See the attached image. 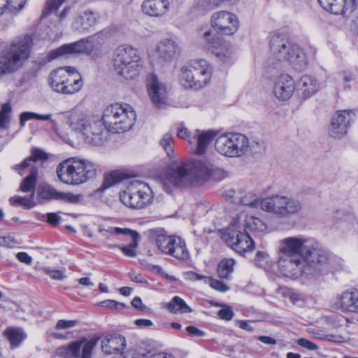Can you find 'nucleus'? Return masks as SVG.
<instances>
[{
	"label": "nucleus",
	"instance_id": "obj_13",
	"mask_svg": "<svg viewBox=\"0 0 358 358\" xmlns=\"http://www.w3.org/2000/svg\"><path fill=\"white\" fill-rule=\"evenodd\" d=\"M136 113L127 103H113V133L129 131L134 124Z\"/></svg>",
	"mask_w": 358,
	"mask_h": 358
},
{
	"label": "nucleus",
	"instance_id": "obj_1",
	"mask_svg": "<svg viewBox=\"0 0 358 358\" xmlns=\"http://www.w3.org/2000/svg\"><path fill=\"white\" fill-rule=\"evenodd\" d=\"M278 255L279 271L289 278L317 277L338 270L334 266V257L320 248L314 239L304 236L280 240Z\"/></svg>",
	"mask_w": 358,
	"mask_h": 358
},
{
	"label": "nucleus",
	"instance_id": "obj_15",
	"mask_svg": "<svg viewBox=\"0 0 358 358\" xmlns=\"http://www.w3.org/2000/svg\"><path fill=\"white\" fill-rule=\"evenodd\" d=\"M203 38L220 62L226 64H231L234 62V53L230 43L215 39L212 36V32L210 30L204 32Z\"/></svg>",
	"mask_w": 358,
	"mask_h": 358
},
{
	"label": "nucleus",
	"instance_id": "obj_41",
	"mask_svg": "<svg viewBox=\"0 0 358 358\" xmlns=\"http://www.w3.org/2000/svg\"><path fill=\"white\" fill-rule=\"evenodd\" d=\"M236 0H194L196 8L201 11H208L218 7L224 1L234 3Z\"/></svg>",
	"mask_w": 358,
	"mask_h": 358
},
{
	"label": "nucleus",
	"instance_id": "obj_34",
	"mask_svg": "<svg viewBox=\"0 0 358 358\" xmlns=\"http://www.w3.org/2000/svg\"><path fill=\"white\" fill-rule=\"evenodd\" d=\"M3 335L10 343V348L19 347L27 338V334L23 329L20 327H8L3 332Z\"/></svg>",
	"mask_w": 358,
	"mask_h": 358
},
{
	"label": "nucleus",
	"instance_id": "obj_59",
	"mask_svg": "<svg viewBox=\"0 0 358 358\" xmlns=\"http://www.w3.org/2000/svg\"><path fill=\"white\" fill-rule=\"evenodd\" d=\"M186 331L190 336H192L203 337L206 335V333L203 331L198 329L197 327H196L194 326L187 327Z\"/></svg>",
	"mask_w": 358,
	"mask_h": 358
},
{
	"label": "nucleus",
	"instance_id": "obj_53",
	"mask_svg": "<svg viewBox=\"0 0 358 358\" xmlns=\"http://www.w3.org/2000/svg\"><path fill=\"white\" fill-rule=\"evenodd\" d=\"M43 271L53 280H59L65 278L64 272L61 270H52L50 268H44Z\"/></svg>",
	"mask_w": 358,
	"mask_h": 358
},
{
	"label": "nucleus",
	"instance_id": "obj_29",
	"mask_svg": "<svg viewBox=\"0 0 358 358\" xmlns=\"http://www.w3.org/2000/svg\"><path fill=\"white\" fill-rule=\"evenodd\" d=\"M299 91L303 99H308L320 89L318 80L309 75L303 76L298 82Z\"/></svg>",
	"mask_w": 358,
	"mask_h": 358
},
{
	"label": "nucleus",
	"instance_id": "obj_49",
	"mask_svg": "<svg viewBox=\"0 0 358 358\" xmlns=\"http://www.w3.org/2000/svg\"><path fill=\"white\" fill-rule=\"evenodd\" d=\"M66 0H49L43 11V15L46 16L50 13L57 10Z\"/></svg>",
	"mask_w": 358,
	"mask_h": 358
},
{
	"label": "nucleus",
	"instance_id": "obj_10",
	"mask_svg": "<svg viewBox=\"0 0 358 358\" xmlns=\"http://www.w3.org/2000/svg\"><path fill=\"white\" fill-rule=\"evenodd\" d=\"M98 338H81L57 349V354L62 358H92V350Z\"/></svg>",
	"mask_w": 358,
	"mask_h": 358
},
{
	"label": "nucleus",
	"instance_id": "obj_52",
	"mask_svg": "<svg viewBox=\"0 0 358 358\" xmlns=\"http://www.w3.org/2000/svg\"><path fill=\"white\" fill-rule=\"evenodd\" d=\"M113 185L121 182L124 180H127L131 177V175L124 171L115 170L113 171Z\"/></svg>",
	"mask_w": 358,
	"mask_h": 358
},
{
	"label": "nucleus",
	"instance_id": "obj_43",
	"mask_svg": "<svg viewBox=\"0 0 358 358\" xmlns=\"http://www.w3.org/2000/svg\"><path fill=\"white\" fill-rule=\"evenodd\" d=\"M235 260L234 259H222L218 264L217 273L220 278H227L234 271Z\"/></svg>",
	"mask_w": 358,
	"mask_h": 358
},
{
	"label": "nucleus",
	"instance_id": "obj_12",
	"mask_svg": "<svg viewBox=\"0 0 358 358\" xmlns=\"http://www.w3.org/2000/svg\"><path fill=\"white\" fill-rule=\"evenodd\" d=\"M211 27L217 34L231 36L235 34L239 27L238 17L229 11H217L210 18Z\"/></svg>",
	"mask_w": 358,
	"mask_h": 358
},
{
	"label": "nucleus",
	"instance_id": "obj_4",
	"mask_svg": "<svg viewBox=\"0 0 358 358\" xmlns=\"http://www.w3.org/2000/svg\"><path fill=\"white\" fill-rule=\"evenodd\" d=\"M56 173L62 182L78 185L93 178L96 170L94 164L87 159L71 157L58 164Z\"/></svg>",
	"mask_w": 358,
	"mask_h": 358
},
{
	"label": "nucleus",
	"instance_id": "obj_16",
	"mask_svg": "<svg viewBox=\"0 0 358 358\" xmlns=\"http://www.w3.org/2000/svg\"><path fill=\"white\" fill-rule=\"evenodd\" d=\"M85 53L92 55L93 52L92 42L88 38L78 41L66 43L51 50L48 55V61H52L59 57H63L70 54Z\"/></svg>",
	"mask_w": 358,
	"mask_h": 358
},
{
	"label": "nucleus",
	"instance_id": "obj_21",
	"mask_svg": "<svg viewBox=\"0 0 358 358\" xmlns=\"http://www.w3.org/2000/svg\"><path fill=\"white\" fill-rule=\"evenodd\" d=\"M147 87L149 96L157 108L162 107L166 102L168 92L166 85L159 80L154 73L147 77Z\"/></svg>",
	"mask_w": 358,
	"mask_h": 358
},
{
	"label": "nucleus",
	"instance_id": "obj_24",
	"mask_svg": "<svg viewBox=\"0 0 358 358\" xmlns=\"http://www.w3.org/2000/svg\"><path fill=\"white\" fill-rule=\"evenodd\" d=\"M37 195L40 199L44 200L76 201V199L72 194L59 192L48 184L39 185L37 188Z\"/></svg>",
	"mask_w": 358,
	"mask_h": 358
},
{
	"label": "nucleus",
	"instance_id": "obj_42",
	"mask_svg": "<svg viewBox=\"0 0 358 358\" xmlns=\"http://www.w3.org/2000/svg\"><path fill=\"white\" fill-rule=\"evenodd\" d=\"M96 15L89 10L85 11L78 19V22L80 24V29L83 30H88L90 27L96 24Z\"/></svg>",
	"mask_w": 358,
	"mask_h": 358
},
{
	"label": "nucleus",
	"instance_id": "obj_55",
	"mask_svg": "<svg viewBox=\"0 0 358 358\" xmlns=\"http://www.w3.org/2000/svg\"><path fill=\"white\" fill-rule=\"evenodd\" d=\"M78 324V320H59L57 321L55 329H66L68 328L73 327Z\"/></svg>",
	"mask_w": 358,
	"mask_h": 358
},
{
	"label": "nucleus",
	"instance_id": "obj_23",
	"mask_svg": "<svg viewBox=\"0 0 358 358\" xmlns=\"http://www.w3.org/2000/svg\"><path fill=\"white\" fill-rule=\"evenodd\" d=\"M295 83L288 74L279 76L274 82L273 94L280 101L288 100L293 94Z\"/></svg>",
	"mask_w": 358,
	"mask_h": 358
},
{
	"label": "nucleus",
	"instance_id": "obj_9",
	"mask_svg": "<svg viewBox=\"0 0 358 358\" xmlns=\"http://www.w3.org/2000/svg\"><path fill=\"white\" fill-rule=\"evenodd\" d=\"M150 234L155 236L156 245L162 253L180 260L189 258L185 242L180 237L168 236L162 229H151Z\"/></svg>",
	"mask_w": 358,
	"mask_h": 358
},
{
	"label": "nucleus",
	"instance_id": "obj_6",
	"mask_svg": "<svg viewBox=\"0 0 358 358\" xmlns=\"http://www.w3.org/2000/svg\"><path fill=\"white\" fill-rule=\"evenodd\" d=\"M142 68L143 61L137 49L122 45L113 52V69L118 76L125 80L134 79Z\"/></svg>",
	"mask_w": 358,
	"mask_h": 358
},
{
	"label": "nucleus",
	"instance_id": "obj_32",
	"mask_svg": "<svg viewBox=\"0 0 358 358\" xmlns=\"http://www.w3.org/2000/svg\"><path fill=\"white\" fill-rule=\"evenodd\" d=\"M217 133L209 130L207 131L196 129L193 134L194 141H196V148L194 152L197 155H203L210 143L215 137Z\"/></svg>",
	"mask_w": 358,
	"mask_h": 358
},
{
	"label": "nucleus",
	"instance_id": "obj_22",
	"mask_svg": "<svg viewBox=\"0 0 358 358\" xmlns=\"http://www.w3.org/2000/svg\"><path fill=\"white\" fill-rule=\"evenodd\" d=\"M113 235L122 237V241L127 243L128 246L119 248L122 253L129 257H135L137 255L135 248L138 246V234L128 228L113 227Z\"/></svg>",
	"mask_w": 358,
	"mask_h": 358
},
{
	"label": "nucleus",
	"instance_id": "obj_26",
	"mask_svg": "<svg viewBox=\"0 0 358 358\" xmlns=\"http://www.w3.org/2000/svg\"><path fill=\"white\" fill-rule=\"evenodd\" d=\"M320 6L327 11L334 14H345L354 8V0H318Z\"/></svg>",
	"mask_w": 358,
	"mask_h": 358
},
{
	"label": "nucleus",
	"instance_id": "obj_61",
	"mask_svg": "<svg viewBox=\"0 0 358 358\" xmlns=\"http://www.w3.org/2000/svg\"><path fill=\"white\" fill-rule=\"evenodd\" d=\"M110 338L109 336H106L102 341H101V350L103 352H104L106 355H110L111 354V346L110 345Z\"/></svg>",
	"mask_w": 358,
	"mask_h": 358
},
{
	"label": "nucleus",
	"instance_id": "obj_11",
	"mask_svg": "<svg viewBox=\"0 0 358 358\" xmlns=\"http://www.w3.org/2000/svg\"><path fill=\"white\" fill-rule=\"evenodd\" d=\"M270 50L271 57L268 59V64L269 66L273 65V68L276 67L274 66V60H276L278 63L288 61L289 51L301 52V48L297 44L292 43L286 36L281 34H275L271 37Z\"/></svg>",
	"mask_w": 358,
	"mask_h": 358
},
{
	"label": "nucleus",
	"instance_id": "obj_28",
	"mask_svg": "<svg viewBox=\"0 0 358 358\" xmlns=\"http://www.w3.org/2000/svg\"><path fill=\"white\" fill-rule=\"evenodd\" d=\"M169 0H144L141 5L143 12L152 17L165 15L169 9Z\"/></svg>",
	"mask_w": 358,
	"mask_h": 358
},
{
	"label": "nucleus",
	"instance_id": "obj_17",
	"mask_svg": "<svg viewBox=\"0 0 358 358\" xmlns=\"http://www.w3.org/2000/svg\"><path fill=\"white\" fill-rule=\"evenodd\" d=\"M355 113L352 110L337 111L332 117L329 128L330 136L341 138L347 134L348 129L354 121Z\"/></svg>",
	"mask_w": 358,
	"mask_h": 358
},
{
	"label": "nucleus",
	"instance_id": "obj_54",
	"mask_svg": "<svg viewBox=\"0 0 358 358\" xmlns=\"http://www.w3.org/2000/svg\"><path fill=\"white\" fill-rule=\"evenodd\" d=\"M218 317L227 321H229L234 316V311L229 306H225L217 312Z\"/></svg>",
	"mask_w": 358,
	"mask_h": 358
},
{
	"label": "nucleus",
	"instance_id": "obj_46",
	"mask_svg": "<svg viewBox=\"0 0 358 358\" xmlns=\"http://www.w3.org/2000/svg\"><path fill=\"white\" fill-rule=\"evenodd\" d=\"M161 146L164 148V150L166 151L167 155L172 158L174 156V149H173V136L167 133L164 135L162 138L161 139L159 142Z\"/></svg>",
	"mask_w": 358,
	"mask_h": 358
},
{
	"label": "nucleus",
	"instance_id": "obj_5",
	"mask_svg": "<svg viewBox=\"0 0 358 358\" xmlns=\"http://www.w3.org/2000/svg\"><path fill=\"white\" fill-rule=\"evenodd\" d=\"M33 46L32 36L26 34L13 40L0 61V74L15 72L30 56Z\"/></svg>",
	"mask_w": 358,
	"mask_h": 358
},
{
	"label": "nucleus",
	"instance_id": "obj_48",
	"mask_svg": "<svg viewBox=\"0 0 358 358\" xmlns=\"http://www.w3.org/2000/svg\"><path fill=\"white\" fill-rule=\"evenodd\" d=\"M255 265L260 268H266L271 262V258L268 253L258 251L254 259Z\"/></svg>",
	"mask_w": 358,
	"mask_h": 358
},
{
	"label": "nucleus",
	"instance_id": "obj_30",
	"mask_svg": "<svg viewBox=\"0 0 358 358\" xmlns=\"http://www.w3.org/2000/svg\"><path fill=\"white\" fill-rule=\"evenodd\" d=\"M190 66L192 71H194V80L203 76L206 79L204 87L210 83L212 76V67L206 60L202 59L192 60Z\"/></svg>",
	"mask_w": 358,
	"mask_h": 358
},
{
	"label": "nucleus",
	"instance_id": "obj_18",
	"mask_svg": "<svg viewBox=\"0 0 358 358\" xmlns=\"http://www.w3.org/2000/svg\"><path fill=\"white\" fill-rule=\"evenodd\" d=\"M259 206L262 210L280 218H288L301 209L300 203H250L251 208Z\"/></svg>",
	"mask_w": 358,
	"mask_h": 358
},
{
	"label": "nucleus",
	"instance_id": "obj_25",
	"mask_svg": "<svg viewBox=\"0 0 358 358\" xmlns=\"http://www.w3.org/2000/svg\"><path fill=\"white\" fill-rule=\"evenodd\" d=\"M193 73L194 71H192L190 62L181 68L179 75V81L181 85L186 89L193 90H199L203 87L206 79L201 76V78L194 80Z\"/></svg>",
	"mask_w": 358,
	"mask_h": 358
},
{
	"label": "nucleus",
	"instance_id": "obj_62",
	"mask_svg": "<svg viewBox=\"0 0 358 358\" xmlns=\"http://www.w3.org/2000/svg\"><path fill=\"white\" fill-rule=\"evenodd\" d=\"M13 238L10 236H0V246L8 248L13 247Z\"/></svg>",
	"mask_w": 358,
	"mask_h": 358
},
{
	"label": "nucleus",
	"instance_id": "obj_38",
	"mask_svg": "<svg viewBox=\"0 0 358 358\" xmlns=\"http://www.w3.org/2000/svg\"><path fill=\"white\" fill-rule=\"evenodd\" d=\"M267 226L261 219L248 216L245 221V230L246 232H263L266 230Z\"/></svg>",
	"mask_w": 358,
	"mask_h": 358
},
{
	"label": "nucleus",
	"instance_id": "obj_31",
	"mask_svg": "<svg viewBox=\"0 0 358 358\" xmlns=\"http://www.w3.org/2000/svg\"><path fill=\"white\" fill-rule=\"evenodd\" d=\"M339 302L343 311L358 313V290L343 292L339 296Z\"/></svg>",
	"mask_w": 358,
	"mask_h": 358
},
{
	"label": "nucleus",
	"instance_id": "obj_33",
	"mask_svg": "<svg viewBox=\"0 0 358 358\" xmlns=\"http://www.w3.org/2000/svg\"><path fill=\"white\" fill-rule=\"evenodd\" d=\"M48 158V155L41 149L34 148L31 151V155L24 159L22 163L16 164L14 169L17 171L20 175H23L22 171L29 166H33L31 163L41 161H46Z\"/></svg>",
	"mask_w": 358,
	"mask_h": 358
},
{
	"label": "nucleus",
	"instance_id": "obj_58",
	"mask_svg": "<svg viewBox=\"0 0 358 358\" xmlns=\"http://www.w3.org/2000/svg\"><path fill=\"white\" fill-rule=\"evenodd\" d=\"M47 222L53 227L57 226L61 221V217L55 213H49L46 215Z\"/></svg>",
	"mask_w": 358,
	"mask_h": 358
},
{
	"label": "nucleus",
	"instance_id": "obj_3",
	"mask_svg": "<svg viewBox=\"0 0 358 358\" xmlns=\"http://www.w3.org/2000/svg\"><path fill=\"white\" fill-rule=\"evenodd\" d=\"M112 107L107 106L103 110L101 124L92 122L90 117L77 111L71 113L68 124L74 131L82 134L86 143L101 145L110 137Z\"/></svg>",
	"mask_w": 358,
	"mask_h": 358
},
{
	"label": "nucleus",
	"instance_id": "obj_64",
	"mask_svg": "<svg viewBox=\"0 0 358 358\" xmlns=\"http://www.w3.org/2000/svg\"><path fill=\"white\" fill-rule=\"evenodd\" d=\"M134 324L138 327H151L153 322L148 319H137L134 321Z\"/></svg>",
	"mask_w": 358,
	"mask_h": 358
},
{
	"label": "nucleus",
	"instance_id": "obj_47",
	"mask_svg": "<svg viewBox=\"0 0 358 358\" xmlns=\"http://www.w3.org/2000/svg\"><path fill=\"white\" fill-rule=\"evenodd\" d=\"M224 196L225 199L232 198H234L235 199H238L240 200L239 201H243V200H249L250 201H265L264 199H258V197L256 195L252 193H248L245 194L244 197H237L235 196V191L233 189L226 191L224 193Z\"/></svg>",
	"mask_w": 358,
	"mask_h": 358
},
{
	"label": "nucleus",
	"instance_id": "obj_35",
	"mask_svg": "<svg viewBox=\"0 0 358 358\" xmlns=\"http://www.w3.org/2000/svg\"><path fill=\"white\" fill-rule=\"evenodd\" d=\"M166 308L170 313L173 314H184L192 312V309L185 303V301L178 296L173 297L167 304Z\"/></svg>",
	"mask_w": 358,
	"mask_h": 358
},
{
	"label": "nucleus",
	"instance_id": "obj_19",
	"mask_svg": "<svg viewBox=\"0 0 358 358\" xmlns=\"http://www.w3.org/2000/svg\"><path fill=\"white\" fill-rule=\"evenodd\" d=\"M153 199V193L150 187L145 183L136 180L131 181L127 189L120 192V201L133 199L150 201Z\"/></svg>",
	"mask_w": 358,
	"mask_h": 358
},
{
	"label": "nucleus",
	"instance_id": "obj_20",
	"mask_svg": "<svg viewBox=\"0 0 358 358\" xmlns=\"http://www.w3.org/2000/svg\"><path fill=\"white\" fill-rule=\"evenodd\" d=\"M224 238L227 245L238 253L244 254L254 249L255 243L246 231L232 230Z\"/></svg>",
	"mask_w": 358,
	"mask_h": 358
},
{
	"label": "nucleus",
	"instance_id": "obj_36",
	"mask_svg": "<svg viewBox=\"0 0 358 358\" xmlns=\"http://www.w3.org/2000/svg\"><path fill=\"white\" fill-rule=\"evenodd\" d=\"M296 51H289L287 62L292 65L295 70L302 71L306 68L308 64L306 55L301 48L300 53H294Z\"/></svg>",
	"mask_w": 358,
	"mask_h": 358
},
{
	"label": "nucleus",
	"instance_id": "obj_45",
	"mask_svg": "<svg viewBox=\"0 0 358 358\" xmlns=\"http://www.w3.org/2000/svg\"><path fill=\"white\" fill-rule=\"evenodd\" d=\"M3 12L8 10L10 13L17 12L22 10L26 3V0H1Z\"/></svg>",
	"mask_w": 358,
	"mask_h": 358
},
{
	"label": "nucleus",
	"instance_id": "obj_27",
	"mask_svg": "<svg viewBox=\"0 0 358 358\" xmlns=\"http://www.w3.org/2000/svg\"><path fill=\"white\" fill-rule=\"evenodd\" d=\"M38 169L36 166H31L29 174L24 178L21 182L20 189L24 192H31V198L28 199L20 196L11 197L9 201H31L34 197V189L36 184Z\"/></svg>",
	"mask_w": 358,
	"mask_h": 358
},
{
	"label": "nucleus",
	"instance_id": "obj_39",
	"mask_svg": "<svg viewBox=\"0 0 358 358\" xmlns=\"http://www.w3.org/2000/svg\"><path fill=\"white\" fill-rule=\"evenodd\" d=\"M127 345L124 336L113 334V358H128L124 351Z\"/></svg>",
	"mask_w": 358,
	"mask_h": 358
},
{
	"label": "nucleus",
	"instance_id": "obj_14",
	"mask_svg": "<svg viewBox=\"0 0 358 358\" xmlns=\"http://www.w3.org/2000/svg\"><path fill=\"white\" fill-rule=\"evenodd\" d=\"M180 46L175 38L162 39L157 45L153 62L159 64L170 63L177 58L180 53Z\"/></svg>",
	"mask_w": 358,
	"mask_h": 358
},
{
	"label": "nucleus",
	"instance_id": "obj_56",
	"mask_svg": "<svg viewBox=\"0 0 358 358\" xmlns=\"http://www.w3.org/2000/svg\"><path fill=\"white\" fill-rule=\"evenodd\" d=\"M297 344L303 348H305L308 350H317V345L314 343L313 342L309 341V340H307L306 338H299L298 341H297Z\"/></svg>",
	"mask_w": 358,
	"mask_h": 358
},
{
	"label": "nucleus",
	"instance_id": "obj_7",
	"mask_svg": "<svg viewBox=\"0 0 358 358\" xmlns=\"http://www.w3.org/2000/svg\"><path fill=\"white\" fill-rule=\"evenodd\" d=\"M83 80L76 69L71 66L58 68L51 72L49 85L55 92L71 94L83 87Z\"/></svg>",
	"mask_w": 358,
	"mask_h": 358
},
{
	"label": "nucleus",
	"instance_id": "obj_8",
	"mask_svg": "<svg viewBox=\"0 0 358 358\" xmlns=\"http://www.w3.org/2000/svg\"><path fill=\"white\" fill-rule=\"evenodd\" d=\"M248 138L240 133L222 134L215 142L216 151L227 157H240L248 152Z\"/></svg>",
	"mask_w": 358,
	"mask_h": 358
},
{
	"label": "nucleus",
	"instance_id": "obj_2",
	"mask_svg": "<svg viewBox=\"0 0 358 358\" xmlns=\"http://www.w3.org/2000/svg\"><path fill=\"white\" fill-rule=\"evenodd\" d=\"M213 171L209 162L192 160L170 169L162 179L163 189L171 193L175 187L200 185L208 181Z\"/></svg>",
	"mask_w": 358,
	"mask_h": 358
},
{
	"label": "nucleus",
	"instance_id": "obj_63",
	"mask_svg": "<svg viewBox=\"0 0 358 358\" xmlns=\"http://www.w3.org/2000/svg\"><path fill=\"white\" fill-rule=\"evenodd\" d=\"M131 305L134 308L139 309L141 310H143L146 308V306L143 304L141 299L138 296H136L131 301Z\"/></svg>",
	"mask_w": 358,
	"mask_h": 358
},
{
	"label": "nucleus",
	"instance_id": "obj_40",
	"mask_svg": "<svg viewBox=\"0 0 358 358\" xmlns=\"http://www.w3.org/2000/svg\"><path fill=\"white\" fill-rule=\"evenodd\" d=\"M12 109L10 103H6L2 105L0 110V136H2V131L8 129L10 120Z\"/></svg>",
	"mask_w": 358,
	"mask_h": 358
},
{
	"label": "nucleus",
	"instance_id": "obj_50",
	"mask_svg": "<svg viewBox=\"0 0 358 358\" xmlns=\"http://www.w3.org/2000/svg\"><path fill=\"white\" fill-rule=\"evenodd\" d=\"M207 280L210 287L217 291L225 292L229 289V287L220 280L212 278L207 279Z\"/></svg>",
	"mask_w": 358,
	"mask_h": 358
},
{
	"label": "nucleus",
	"instance_id": "obj_37",
	"mask_svg": "<svg viewBox=\"0 0 358 358\" xmlns=\"http://www.w3.org/2000/svg\"><path fill=\"white\" fill-rule=\"evenodd\" d=\"M112 36V31L110 28L105 29L96 34L88 37L89 40L92 42L93 44V52L95 50L99 49V46L104 45L109 43L110 38Z\"/></svg>",
	"mask_w": 358,
	"mask_h": 358
},
{
	"label": "nucleus",
	"instance_id": "obj_60",
	"mask_svg": "<svg viewBox=\"0 0 358 358\" xmlns=\"http://www.w3.org/2000/svg\"><path fill=\"white\" fill-rule=\"evenodd\" d=\"M16 257L20 262L24 263L27 265H30L32 262V257L24 252H20L17 253Z\"/></svg>",
	"mask_w": 358,
	"mask_h": 358
},
{
	"label": "nucleus",
	"instance_id": "obj_57",
	"mask_svg": "<svg viewBox=\"0 0 358 358\" xmlns=\"http://www.w3.org/2000/svg\"><path fill=\"white\" fill-rule=\"evenodd\" d=\"M36 113L34 112H23L20 115V124L23 127L27 121L35 119Z\"/></svg>",
	"mask_w": 358,
	"mask_h": 358
},
{
	"label": "nucleus",
	"instance_id": "obj_44",
	"mask_svg": "<svg viewBox=\"0 0 358 358\" xmlns=\"http://www.w3.org/2000/svg\"><path fill=\"white\" fill-rule=\"evenodd\" d=\"M112 186V171L107 173L105 175L104 180L102 185L94 191L90 195L91 199H100L102 198L103 193L106 190Z\"/></svg>",
	"mask_w": 358,
	"mask_h": 358
},
{
	"label": "nucleus",
	"instance_id": "obj_51",
	"mask_svg": "<svg viewBox=\"0 0 358 358\" xmlns=\"http://www.w3.org/2000/svg\"><path fill=\"white\" fill-rule=\"evenodd\" d=\"M177 136L182 139L187 140L190 144L194 143L193 134H191L188 129L182 124L178 128Z\"/></svg>",
	"mask_w": 358,
	"mask_h": 358
}]
</instances>
